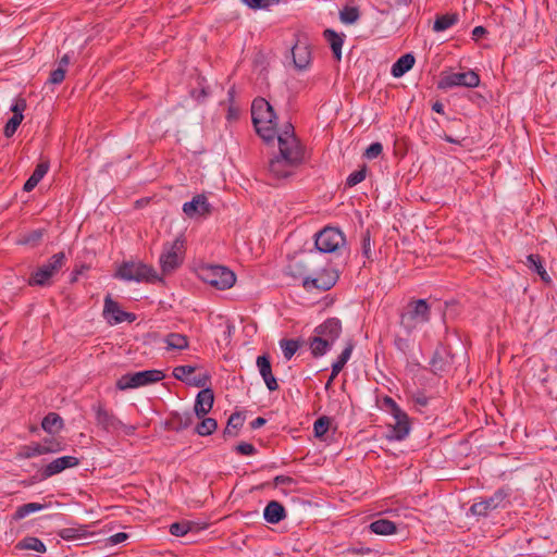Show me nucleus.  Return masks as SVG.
I'll use <instances>...</instances> for the list:
<instances>
[{
	"label": "nucleus",
	"instance_id": "7",
	"mask_svg": "<svg viewBox=\"0 0 557 557\" xmlns=\"http://www.w3.org/2000/svg\"><path fill=\"white\" fill-rule=\"evenodd\" d=\"M185 239L180 236L172 244L164 245V251L160 257V267L164 275L172 273L181 267L184 260Z\"/></svg>",
	"mask_w": 557,
	"mask_h": 557
},
{
	"label": "nucleus",
	"instance_id": "48",
	"mask_svg": "<svg viewBox=\"0 0 557 557\" xmlns=\"http://www.w3.org/2000/svg\"><path fill=\"white\" fill-rule=\"evenodd\" d=\"M196 369L197 367L195 366H178L174 368L173 376L176 380L186 383V379L189 377L196 371Z\"/></svg>",
	"mask_w": 557,
	"mask_h": 557
},
{
	"label": "nucleus",
	"instance_id": "39",
	"mask_svg": "<svg viewBox=\"0 0 557 557\" xmlns=\"http://www.w3.org/2000/svg\"><path fill=\"white\" fill-rule=\"evenodd\" d=\"M218 428V422L213 418H201V422H199L196 428L195 432L201 436L211 435Z\"/></svg>",
	"mask_w": 557,
	"mask_h": 557
},
{
	"label": "nucleus",
	"instance_id": "47",
	"mask_svg": "<svg viewBox=\"0 0 557 557\" xmlns=\"http://www.w3.org/2000/svg\"><path fill=\"white\" fill-rule=\"evenodd\" d=\"M44 230H34L29 233L25 234L21 239H18V244L29 245L32 247L37 246L44 236Z\"/></svg>",
	"mask_w": 557,
	"mask_h": 557
},
{
	"label": "nucleus",
	"instance_id": "4",
	"mask_svg": "<svg viewBox=\"0 0 557 557\" xmlns=\"http://www.w3.org/2000/svg\"><path fill=\"white\" fill-rule=\"evenodd\" d=\"M114 276L124 281H136L146 283L163 282V278L159 276L153 267L143 262L124 261L117 268Z\"/></svg>",
	"mask_w": 557,
	"mask_h": 557
},
{
	"label": "nucleus",
	"instance_id": "56",
	"mask_svg": "<svg viewBox=\"0 0 557 557\" xmlns=\"http://www.w3.org/2000/svg\"><path fill=\"white\" fill-rule=\"evenodd\" d=\"M362 253L367 259L371 257V235L370 231L367 230L362 236Z\"/></svg>",
	"mask_w": 557,
	"mask_h": 557
},
{
	"label": "nucleus",
	"instance_id": "49",
	"mask_svg": "<svg viewBox=\"0 0 557 557\" xmlns=\"http://www.w3.org/2000/svg\"><path fill=\"white\" fill-rule=\"evenodd\" d=\"M366 174H367V165L363 164L361 166V169L349 174V176L346 180V186L354 187L357 184L361 183L366 178Z\"/></svg>",
	"mask_w": 557,
	"mask_h": 557
},
{
	"label": "nucleus",
	"instance_id": "53",
	"mask_svg": "<svg viewBox=\"0 0 557 557\" xmlns=\"http://www.w3.org/2000/svg\"><path fill=\"white\" fill-rule=\"evenodd\" d=\"M27 107L26 100L22 97L15 99L14 103L11 106L10 111L13 112V115L18 117H24L23 112Z\"/></svg>",
	"mask_w": 557,
	"mask_h": 557
},
{
	"label": "nucleus",
	"instance_id": "55",
	"mask_svg": "<svg viewBox=\"0 0 557 557\" xmlns=\"http://www.w3.org/2000/svg\"><path fill=\"white\" fill-rule=\"evenodd\" d=\"M383 151V146L381 143H372L364 151V157L368 159L377 158Z\"/></svg>",
	"mask_w": 557,
	"mask_h": 557
},
{
	"label": "nucleus",
	"instance_id": "59",
	"mask_svg": "<svg viewBox=\"0 0 557 557\" xmlns=\"http://www.w3.org/2000/svg\"><path fill=\"white\" fill-rule=\"evenodd\" d=\"M292 483H295V480L292 476L288 475H276L273 479V486L277 487L278 485H289Z\"/></svg>",
	"mask_w": 557,
	"mask_h": 557
},
{
	"label": "nucleus",
	"instance_id": "58",
	"mask_svg": "<svg viewBox=\"0 0 557 557\" xmlns=\"http://www.w3.org/2000/svg\"><path fill=\"white\" fill-rule=\"evenodd\" d=\"M394 344L398 350H400L403 354H407V351L410 348V341L405 337L396 336Z\"/></svg>",
	"mask_w": 557,
	"mask_h": 557
},
{
	"label": "nucleus",
	"instance_id": "9",
	"mask_svg": "<svg viewBox=\"0 0 557 557\" xmlns=\"http://www.w3.org/2000/svg\"><path fill=\"white\" fill-rule=\"evenodd\" d=\"M164 373L160 370H145L122 375L116 382V388L125 391L137 388L151 383L160 382L164 379Z\"/></svg>",
	"mask_w": 557,
	"mask_h": 557
},
{
	"label": "nucleus",
	"instance_id": "6",
	"mask_svg": "<svg viewBox=\"0 0 557 557\" xmlns=\"http://www.w3.org/2000/svg\"><path fill=\"white\" fill-rule=\"evenodd\" d=\"M430 320V306L425 299L410 301L400 314V324L410 333L420 322Z\"/></svg>",
	"mask_w": 557,
	"mask_h": 557
},
{
	"label": "nucleus",
	"instance_id": "57",
	"mask_svg": "<svg viewBox=\"0 0 557 557\" xmlns=\"http://www.w3.org/2000/svg\"><path fill=\"white\" fill-rule=\"evenodd\" d=\"M65 71L62 67H57L50 73L49 82L51 84H60L65 77Z\"/></svg>",
	"mask_w": 557,
	"mask_h": 557
},
{
	"label": "nucleus",
	"instance_id": "21",
	"mask_svg": "<svg viewBox=\"0 0 557 557\" xmlns=\"http://www.w3.org/2000/svg\"><path fill=\"white\" fill-rule=\"evenodd\" d=\"M124 310L121 309L119 302L112 299L111 295L104 298L103 317L109 324L122 323V314Z\"/></svg>",
	"mask_w": 557,
	"mask_h": 557
},
{
	"label": "nucleus",
	"instance_id": "54",
	"mask_svg": "<svg viewBox=\"0 0 557 557\" xmlns=\"http://www.w3.org/2000/svg\"><path fill=\"white\" fill-rule=\"evenodd\" d=\"M235 451L242 456H252L257 453V449L250 443L240 442L235 446Z\"/></svg>",
	"mask_w": 557,
	"mask_h": 557
},
{
	"label": "nucleus",
	"instance_id": "38",
	"mask_svg": "<svg viewBox=\"0 0 557 557\" xmlns=\"http://www.w3.org/2000/svg\"><path fill=\"white\" fill-rule=\"evenodd\" d=\"M354 342L350 339L347 342L346 347L342 351V354L338 356L337 360L332 364V369L334 370V374H338L349 360L351 352L354 350Z\"/></svg>",
	"mask_w": 557,
	"mask_h": 557
},
{
	"label": "nucleus",
	"instance_id": "22",
	"mask_svg": "<svg viewBox=\"0 0 557 557\" xmlns=\"http://www.w3.org/2000/svg\"><path fill=\"white\" fill-rule=\"evenodd\" d=\"M194 422L193 414L190 412H186L185 414H181L177 411H173L170 414V418L165 421V429L173 430L180 432L189 428Z\"/></svg>",
	"mask_w": 557,
	"mask_h": 557
},
{
	"label": "nucleus",
	"instance_id": "2",
	"mask_svg": "<svg viewBox=\"0 0 557 557\" xmlns=\"http://www.w3.org/2000/svg\"><path fill=\"white\" fill-rule=\"evenodd\" d=\"M251 119L257 134L265 143L273 141L277 133V115L270 102L262 97L255 98L251 104Z\"/></svg>",
	"mask_w": 557,
	"mask_h": 557
},
{
	"label": "nucleus",
	"instance_id": "8",
	"mask_svg": "<svg viewBox=\"0 0 557 557\" xmlns=\"http://www.w3.org/2000/svg\"><path fill=\"white\" fill-rule=\"evenodd\" d=\"M345 243V235L337 227L325 226L315 234L314 246L320 252H336L344 247Z\"/></svg>",
	"mask_w": 557,
	"mask_h": 557
},
{
	"label": "nucleus",
	"instance_id": "26",
	"mask_svg": "<svg viewBox=\"0 0 557 557\" xmlns=\"http://www.w3.org/2000/svg\"><path fill=\"white\" fill-rule=\"evenodd\" d=\"M324 39L329 42L333 57L339 61L342 58V47L344 42V35L337 34L335 30L331 28H326L323 32Z\"/></svg>",
	"mask_w": 557,
	"mask_h": 557
},
{
	"label": "nucleus",
	"instance_id": "19",
	"mask_svg": "<svg viewBox=\"0 0 557 557\" xmlns=\"http://www.w3.org/2000/svg\"><path fill=\"white\" fill-rule=\"evenodd\" d=\"M342 330L343 327L339 319L329 318L314 329V333L321 334L331 344H334V342L341 336Z\"/></svg>",
	"mask_w": 557,
	"mask_h": 557
},
{
	"label": "nucleus",
	"instance_id": "44",
	"mask_svg": "<svg viewBox=\"0 0 557 557\" xmlns=\"http://www.w3.org/2000/svg\"><path fill=\"white\" fill-rule=\"evenodd\" d=\"M360 11L357 7L346 5L339 12V18L345 24H354L359 20Z\"/></svg>",
	"mask_w": 557,
	"mask_h": 557
},
{
	"label": "nucleus",
	"instance_id": "23",
	"mask_svg": "<svg viewBox=\"0 0 557 557\" xmlns=\"http://www.w3.org/2000/svg\"><path fill=\"white\" fill-rule=\"evenodd\" d=\"M264 520L276 524L286 518L285 507L277 500H270L263 511Z\"/></svg>",
	"mask_w": 557,
	"mask_h": 557
},
{
	"label": "nucleus",
	"instance_id": "11",
	"mask_svg": "<svg viewBox=\"0 0 557 557\" xmlns=\"http://www.w3.org/2000/svg\"><path fill=\"white\" fill-rule=\"evenodd\" d=\"M480 76L474 71L462 73H443L437 83L438 89H448L456 86L473 88L479 86Z\"/></svg>",
	"mask_w": 557,
	"mask_h": 557
},
{
	"label": "nucleus",
	"instance_id": "42",
	"mask_svg": "<svg viewBox=\"0 0 557 557\" xmlns=\"http://www.w3.org/2000/svg\"><path fill=\"white\" fill-rule=\"evenodd\" d=\"M211 383V375L208 372L199 373L194 376H189L186 379V384L195 387H200L202 389L210 388L209 385Z\"/></svg>",
	"mask_w": 557,
	"mask_h": 557
},
{
	"label": "nucleus",
	"instance_id": "40",
	"mask_svg": "<svg viewBox=\"0 0 557 557\" xmlns=\"http://www.w3.org/2000/svg\"><path fill=\"white\" fill-rule=\"evenodd\" d=\"M527 259L529 262V267L533 269L544 282L548 283L550 281V277L546 270L544 269V267L542 265L541 257L539 255L531 253L527 257Z\"/></svg>",
	"mask_w": 557,
	"mask_h": 557
},
{
	"label": "nucleus",
	"instance_id": "51",
	"mask_svg": "<svg viewBox=\"0 0 557 557\" xmlns=\"http://www.w3.org/2000/svg\"><path fill=\"white\" fill-rule=\"evenodd\" d=\"M24 117H18L13 115L9 121L7 122L3 134L7 138H11L15 132L17 131L18 126L21 125Z\"/></svg>",
	"mask_w": 557,
	"mask_h": 557
},
{
	"label": "nucleus",
	"instance_id": "61",
	"mask_svg": "<svg viewBox=\"0 0 557 557\" xmlns=\"http://www.w3.org/2000/svg\"><path fill=\"white\" fill-rule=\"evenodd\" d=\"M89 267L86 264H81L79 267H76L72 272V277L70 278L71 283H75L78 278V275H81L85 270H88Z\"/></svg>",
	"mask_w": 557,
	"mask_h": 557
},
{
	"label": "nucleus",
	"instance_id": "60",
	"mask_svg": "<svg viewBox=\"0 0 557 557\" xmlns=\"http://www.w3.org/2000/svg\"><path fill=\"white\" fill-rule=\"evenodd\" d=\"M487 33L488 32L484 26H476L472 30V39L476 41L480 38L484 37Z\"/></svg>",
	"mask_w": 557,
	"mask_h": 557
},
{
	"label": "nucleus",
	"instance_id": "20",
	"mask_svg": "<svg viewBox=\"0 0 557 557\" xmlns=\"http://www.w3.org/2000/svg\"><path fill=\"white\" fill-rule=\"evenodd\" d=\"M294 66L297 70L306 69L311 61V52L307 44L297 40L290 48Z\"/></svg>",
	"mask_w": 557,
	"mask_h": 557
},
{
	"label": "nucleus",
	"instance_id": "35",
	"mask_svg": "<svg viewBox=\"0 0 557 557\" xmlns=\"http://www.w3.org/2000/svg\"><path fill=\"white\" fill-rule=\"evenodd\" d=\"M449 356L448 352L445 350L436 349L433 354V357L431 359V367L432 371L435 374H438L441 372L446 371V367L448 363L447 357Z\"/></svg>",
	"mask_w": 557,
	"mask_h": 557
},
{
	"label": "nucleus",
	"instance_id": "62",
	"mask_svg": "<svg viewBox=\"0 0 557 557\" xmlns=\"http://www.w3.org/2000/svg\"><path fill=\"white\" fill-rule=\"evenodd\" d=\"M128 539V534L124 532L112 535L109 541L111 544H120Z\"/></svg>",
	"mask_w": 557,
	"mask_h": 557
},
{
	"label": "nucleus",
	"instance_id": "3",
	"mask_svg": "<svg viewBox=\"0 0 557 557\" xmlns=\"http://www.w3.org/2000/svg\"><path fill=\"white\" fill-rule=\"evenodd\" d=\"M286 143H281L278 156H275L269 162V172L274 178H287L294 174V170L304 162V150H292L286 147Z\"/></svg>",
	"mask_w": 557,
	"mask_h": 557
},
{
	"label": "nucleus",
	"instance_id": "28",
	"mask_svg": "<svg viewBox=\"0 0 557 557\" xmlns=\"http://www.w3.org/2000/svg\"><path fill=\"white\" fill-rule=\"evenodd\" d=\"M332 345L333 344L321 334H315V336L309 338V347L314 358L325 355L331 349Z\"/></svg>",
	"mask_w": 557,
	"mask_h": 557
},
{
	"label": "nucleus",
	"instance_id": "41",
	"mask_svg": "<svg viewBox=\"0 0 557 557\" xmlns=\"http://www.w3.org/2000/svg\"><path fill=\"white\" fill-rule=\"evenodd\" d=\"M331 426V418L327 416L319 417L313 424V432L317 438H323Z\"/></svg>",
	"mask_w": 557,
	"mask_h": 557
},
{
	"label": "nucleus",
	"instance_id": "52",
	"mask_svg": "<svg viewBox=\"0 0 557 557\" xmlns=\"http://www.w3.org/2000/svg\"><path fill=\"white\" fill-rule=\"evenodd\" d=\"M249 8L253 10L265 9L272 4H276L280 0H243Z\"/></svg>",
	"mask_w": 557,
	"mask_h": 557
},
{
	"label": "nucleus",
	"instance_id": "36",
	"mask_svg": "<svg viewBox=\"0 0 557 557\" xmlns=\"http://www.w3.org/2000/svg\"><path fill=\"white\" fill-rule=\"evenodd\" d=\"M15 548L18 550L32 549L38 553L47 550L46 545L38 537L34 536H26L15 545Z\"/></svg>",
	"mask_w": 557,
	"mask_h": 557
},
{
	"label": "nucleus",
	"instance_id": "46",
	"mask_svg": "<svg viewBox=\"0 0 557 557\" xmlns=\"http://www.w3.org/2000/svg\"><path fill=\"white\" fill-rule=\"evenodd\" d=\"M301 342L298 339H282L281 347L283 350L284 357L289 360L296 354L298 348L300 347Z\"/></svg>",
	"mask_w": 557,
	"mask_h": 557
},
{
	"label": "nucleus",
	"instance_id": "29",
	"mask_svg": "<svg viewBox=\"0 0 557 557\" xmlns=\"http://www.w3.org/2000/svg\"><path fill=\"white\" fill-rule=\"evenodd\" d=\"M64 426L63 419L57 412H49L41 421V428L49 434H55Z\"/></svg>",
	"mask_w": 557,
	"mask_h": 557
},
{
	"label": "nucleus",
	"instance_id": "15",
	"mask_svg": "<svg viewBox=\"0 0 557 557\" xmlns=\"http://www.w3.org/2000/svg\"><path fill=\"white\" fill-rule=\"evenodd\" d=\"M212 211V206L208 202L207 197L203 194L196 195L191 201L185 202L183 206V212L188 218L206 216Z\"/></svg>",
	"mask_w": 557,
	"mask_h": 557
},
{
	"label": "nucleus",
	"instance_id": "37",
	"mask_svg": "<svg viewBox=\"0 0 557 557\" xmlns=\"http://www.w3.org/2000/svg\"><path fill=\"white\" fill-rule=\"evenodd\" d=\"M58 535L65 541H70L87 536L88 532L86 525H77L61 529L60 531H58Z\"/></svg>",
	"mask_w": 557,
	"mask_h": 557
},
{
	"label": "nucleus",
	"instance_id": "24",
	"mask_svg": "<svg viewBox=\"0 0 557 557\" xmlns=\"http://www.w3.org/2000/svg\"><path fill=\"white\" fill-rule=\"evenodd\" d=\"M278 140V148H281V143H286V147L292 150H304V147L301 146L299 139L297 138L295 134V128L292 123L287 122L282 133L277 135Z\"/></svg>",
	"mask_w": 557,
	"mask_h": 557
},
{
	"label": "nucleus",
	"instance_id": "17",
	"mask_svg": "<svg viewBox=\"0 0 557 557\" xmlns=\"http://www.w3.org/2000/svg\"><path fill=\"white\" fill-rule=\"evenodd\" d=\"M507 497V493L504 490H498L488 499L474 503L470 511L475 516H486L490 510L497 508L500 503Z\"/></svg>",
	"mask_w": 557,
	"mask_h": 557
},
{
	"label": "nucleus",
	"instance_id": "1",
	"mask_svg": "<svg viewBox=\"0 0 557 557\" xmlns=\"http://www.w3.org/2000/svg\"><path fill=\"white\" fill-rule=\"evenodd\" d=\"M288 274L293 276L304 275L314 270H322L317 277L306 276L302 281V287L306 290L318 289L322 292L330 290L338 280V272L335 270H326L322 267V262L318 260L317 255H309L302 262L290 263Z\"/></svg>",
	"mask_w": 557,
	"mask_h": 557
},
{
	"label": "nucleus",
	"instance_id": "13",
	"mask_svg": "<svg viewBox=\"0 0 557 557\" xmlns=\"http://www.w3.org/2000/svg\"><path fill=\"white\" fill-rule=\"evenodd\" d=\"M92 408L96 413L97 425L104 431L114 432L124 426L122 421L112 412L108 411L100 403Z\"/></svg>",
	"mask_w": 557,
	"mask_h": 557
},
{
	"label": "nucleus",
	"instance_id": "27",
	"mask_svg": "<svg viewBox=\"0 0 557 557\" xmlns=\"http://www.w3.org/2000/svg\"><path fill=\"white\" fill-rule=\"evenodd\" d=\"M49 170V162L48 161H41L39 162L33 174L28 177V180L25 182L23 186L24 191H32L37 184L42 180V177L47 174Z\"/></svg>",
	"mask_w": 557,
	"mask_h": 557
},
{
	"label": "nucleus",
	"instance_id": "43",
	"mask_svg": "<svg viewBox=\"0 0 557 557\" xmlns=\"http://www.w3.org/2000/svg\"><path fill=\"white\" fill-rule=\"evenodd\" d=\"M195 527L196 523L193 521L174 522L170 525V533L174 536H183L191 531Z\"/></svg>",
	"mask_w": 557,
	"mask_h": 557
},
{
	"label": "nucleus",
	"instance_id": "32",
	"mask_svg": "<svg viewBox=\"0 0 557 557\" xmlns=\"http://www.w3.org/2000/svg\"><path fill=\"white\" fill-rule=\"evenodd\" d=\"M244 424V417L240 412L236 411L232 413L227 420L226 426L223 431V437L226 440L230 436H236L237 431L243 426Z\"/></svg>",
	"mask_w": 557,
	"mask_h": 557
},
{
	"label": "nucleus",
	"instance_id": "34",
	"mask_svg": "<svg viewBox=\"0 0 557 557\" xmlns=\"http://www.w3.org/2000/svg\"><path fill=\"white\" fill-rule=\"evenodd\" d=\"M458 22V14L457 13H447L444 15H437L434 24H433V30L436 33H441L446 30L447 28L451 27Z\"/></svg>",
	"mask_w": 557,
	"mask_h": 557
},
{
	"label": "nucleus",
	"instance_id": "30",
	"mask_svg": "<svg viewBox=\"0 0 557 557\" xmlns=\"http://www.w3.org/2000/svg\"><path fill=\"white\" fill-rule=\"evenodd\" d=\"M411 429V421L409 420H400L396 421L392 426L389 433L386 435L388 440L403 441L405 440Z\"/></svg>",
	"mask_w": 557,
	"mask_h": 557
},
{
	"label": "nucleus",
	"instance_id": "10",
	"mask_svg": "<svg viewBox=\"0 0 557 557\" xmlns=\"http://www.w3.org/2000/svg\"><path fill=\"white\" fill-rule=\"evenodd\" d=\"M201 278L211 286L224 290L236 282V275L226 267L209 265L201 269Z\"/></svg>",
	"mask_w": 557,
	"mask_h": 557
},
{
	"label": "nucleus",
	"instance_id": "12",
	"mask_svg": "<svg viewBox=\"0 0 557 557\" xmlns=\"http://www.w3.org/2000/svg\"><path fill=\"white\" fill-rule=\"evenodd\" d=\"M63 450V445L54 437H46L41 443H32L30 445L22 446L17 454L18 458L29 459L35 456L59 453Z\"/></svg>",
	"mask_w": 557,
	"mask_h": 557
},
{
	"label": "nucleus",
	"instance_id": "25",
	"mask_svg": "<svg viewBox=\"0 0 557 557\" xmlns=\"http://www.w3.org/2000/svg\"><path fill=\"white\" fill-rule=\"evenodd\" d=\"M416 59L412 53L401 55L392 66L391 73L394 77H401L414 65Z\"/></svg>",
	"mask_w": 557,
	"mask_h": 557
},
{
	"label": "nucleus",
	"instance_id": "33",
	"mask_svg": "<svg viewBox=\"0 0 557 557\" xmlns=\"http://www.w3.org/2000/svg\"><path fill=\"white\" fill-rule=\"evenodd\" d=\"M164 342L169 350H183L188 348L187 336L180 333L168 334Z\"/></svg>",
	"mask_w": 557,
	"mask_h": 557
},
{
	"label": "nucleus",
	"instance_id": "5",
	"mask_svg": "<svg viewBox=\"0 0 557 557\" xmlns=\"http://www.w3.org/2000/svg\"><path fill=\"white\" fill-rule=\"evenodd\" d=\"M66 256L63 251L54 253L46 264L39 267L28 278L29 286H48L51 278L63 268Z\"/></svg>",
	"mask_w": 557,
	"mask_h": 557
},
{
	"label": "nucleus",
	"instance_id": "63",
	"mask_svg": "<svg viewBox=\"0 0 557 557\" xmlns=\"http://www.w3.org/2000/svg\"><path fill=\"white\" fill-rule=\"evenodd\" d=\"M348 552L351 554H355V555H363V554L370 553L371 549L368 547H363V546H354V547L348 548Z\"/></svg>",
	"mask_w": 557,
	"mask_h": 557
},
{
	"label": "nucleus",
	"instance_id": "14",
	"mask_svg": "<svg viewBox=\"0 0 557 557\" xmlns=\"http://www.w3.org/2000/svg\"><path fill=\"white\" fill-rule=\"evenodd\" d=\"M79 465V459L74 456H63L54 459L41 469V480H46L55 475L67 468H73Z\"/></svg>",
	"mask_w": 557,
	"mask_h": 557
},
{
	"label": "nucleus",
	"instance_id": "45",
	"mask_svg": "<svg viewBox=\"0 0 557 557\" xmlns=\"http://www.w3.org/2000/svg\"><path fill=\"white\" fill-rule=\"evenodd\" d=\"M45 505L38 503H27L20 506L13 515L14 520H21L25 518L28 513L38 511L42 509Z\"/></svg>",
	"mask_w": 557,
	"mask_h": 557
},
{
	"label": "nucleus",
	"instance_id": "64",
	"mask_svg": "<svg viewBox=\"0 0 557 557\" xmlns=\"http://www.w3.org/2000/svg\"><path fill=\"white\" fill-rule=\"evenodd\" d=\"M191 96L196 98L198 101L205 99L208 96L207 88H201L200 90H193Z\"/></svg>",
	"mask_w": 557,
	"mask_h": 557
},
{
	"label": "nucleus",
	"instance_id": "18",
	"mask_svg": "<svg viewBox=\"0 0 557 557\" xmlns=\"http://www.w3.org/2000/svg\"><path fill=\"white\" fill-rule=\"evenodd\" d=\"M214 403V393L212 388L201 389L195 401L194 411L198 419L206 417L212 409Z\"/></svg>",
	"mask_w": 557,
	"mask_h": 557
},
{
	"label": "nucleus",
	"instance_id": "50",
	"mask_svg": "<svg viewBox=\"0 0 557 557\" xmlns=\"http://www.w3.org/2000/svg\"><path fill=\"white\" fill-rule=\"evenodd\" d=\"M234 96H235V89H234V87H232L228 90V100H230L231 104L228 107L227 115H226V119L230 122L237 121L239 119V115H240V109L233 104Z\"/></svg>",
	"mask_w": 557,
	"mask_h": 557
},
{
	"label": "nucleus",
	"instance_id": "31",
	"mask_svg": "<svg viewBox=\"0 0 557 557\" xmlns=\"http://www.w3.org/2000/svg\"><path fill=\"white\" fill-rule=\"evenodd\" d=\"M369 529L371 532L379 535H391L397 531L395 522L387 519H379L370 523Z\"/></svg>",
	"mask_w": 557,
	"mask_h": 557
},
{
	"label": "nucleus",
	"instance_id": "16",
	"mask_svg": "<svg viewBox=\"0 0 557 557\" xmlns=\"http://www.w3.org/2000/svg\"><path fill=\"white\" fill-rule=\"evenodd\" d=\"M257 367L260 375L262 376L268 389L270 392L277 391L280 388L276 377L272 372V364L270 356L268 354L261 355L257 358Z\"/></svg>",
	"mask_w": 557,
	"mask_h": 557
}]
</instances>
